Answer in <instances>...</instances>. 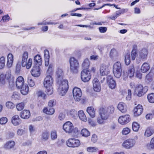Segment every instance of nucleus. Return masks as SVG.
<instances>
[{
	"label": "nucleus",
	"instance_id": "obj_5",
	"mask_svg": "<svg viewBox=\"0 0 154 154\" xmlns=\"http://www.w3.org/2000/svg\"><path fill=\"white\" fill-rule=\"evenodd\" d=\"M70 72L73 73H76L78 72L79 63L78 60L74 57H71L69 60Z\"/></svg>",
	"mask_w": 154,
	"mask_h": 154
},
{
	"label": "nucleus",
	"instance_id": "obj_63",
	"mask_svg": "<svg viewBox=\"0 0 154 154\" xmlns=\"http://www.w3.org/2000/svg\"><path fill=\"white\" fill-rule=\"evenodd\" d=\"M125 10L123 9H122L121 10H119L117 11H116V15L117 16V17L119 16L120 15H121L123 13L125 12Z\"/></svg>",
	"mask_w": 154,
	"mask_h": 154
},
{
	"label": "nucleus",
	"instance_id": "obj_48",
	"mask_svg": "<svg viewBox=\"0 0 154 154\" xmlns=\"http://www.w3.org/2000/svg\"><path fill=\"white\" fill-rule=\"evenodd\" d=\"M51 137L52 140H54L57 139V131H52L51 132Z\"/></svg>",
	"mask_w": 154,
	"mask_h": 154
},
{
	"label": "nucleus",
	"instance_id": "obj_16",
	"mask_svg": "<svg viewBox=\"0 0 154 154\" xmlns=\"http://www.w3.org/2000/svg\"><path fill=\"white\" fill-rule=\"evenodd\" d=\"M135 70H134V65L132 64L129 66L128 72L127 73L128 75H127L126 76H125V75H123V77L125 79L127 78L128 76L130 78H131L134 75V73Z\"/></svg>",
	"mask_w": 154,
	"mask_h": 154
},
{
	"label": "nucleus",
	"instance_id": "obj_54",
	"mask_svg": "<svg viewBox=\"0 0 154 154\" xmlns=\"http://www.w3.org/2000/svg\"><path fill=\"white\" fill-rule=\"evenodd\" d=\"M44 57L45 59H49L50 56L49 52L48 50H45Z\"/></svg>",
	"mask_w": 154,
	"mask_h": 154
},
{
	"label": "nucleus",
	"instance_id": "obj_2",
	"mask_svg": "<svg viewBox=\"0 0 154 154\" xmlns=\"http://www.w3.org/2000/svg\"><path fill=\"white\" fill-rule=\"evenodd\" d=\"M53 83V79L50 75H47L44 81V85L46 88V92L48 95H51L53 92L52 85Z\"/></svg>",
	"mask_w": 154,
	"mask_h": 154
},
{
	"label": "nucleus",
	"instance_id": "obj_43",
	"mask_svg": "<svg viewBox=\"0 0 154 154\" xmlns=\"http://www.w3.org/2000/svg\"><path fill=\"white\" fill-rule=\"evenodd\" d=\"M32 76H29L27 78V81L28 84L30 87H32L34 86L35 83L32 79Z\"/></svg>",
	"mask_w": 154,
	"mask_h": 154
},
{
	"label": "nucleus",
	"instance_id": "obj_49",
	"mask_svg": "<svg viewBox=\"0 0 154 154\" xmlns=\"http://www.w3.org/2000/svg\"><path fill=\"white\" fill-rule=\"evenodd\" d=\"M24 104L23 103H21L18 104L16 106L17 110L18 111L22 110L24 108Z\"/></svg>",
	"mask_w": 154,
	"mask_h": 154
},
{
	"label": "nucleus",
	"instance_id": "obj_39",
	"mask_svg": "<svg viewBox=\"0 0 154 154\" xmlns=\"http://www.w3.org/2000/svg\"><path fill=\"white\" fill-rule=\"evenodd\" d=\"M147 98L149 103H154V93H152L148 94Z\"/></svg>",
	"mask_w": 154,
	"mask_h": 154
},
{
	"label": "nucleus",
	"instance_id": "obj_6",
	"mask_svg": "<svg viewBox=\"0 0 154 154\" xmlns=\"http://www.w3.org/2000/svg\"><path fill=\"white\" fill-rule=\"evenodd\" d=\"M113 72L114 76L117 78H119L121 76L122 72V68L121 63L117 61L113 65Z\"/></svg>",
	"mask_w": 154,
	"mask_h": 154
},
{
	"label": "nucleus",
	"instance_id": "obj_53",
	"mask_svg": "<svg viewBox=\"0 0 154 154\" xmlns=\"http://www.w3.org/2000/svg\"><path fill=\"white\" fill-rule=\"evenodd\" d=\"M37 95L38 97H42L44 99H45V97L46 96V94L42 91H38Z\"/></svg>",
	"mask_w": 154,
	"mask_h": 154
},
{
	"label": "nucleus",
	"instance_id": "obj_7",
	"mask_svg": "<svg viewBox=\"0 0 154 154\" xmlns=\"http://www.w3.org/2000/svg\"><path fill=\"white\" fill-rule=\"evenodd\" d=\"M148 89L146 87L143 88V86L140 84L137 85L135 89V93L139 97H141L145 94Z\"/></svg>",
	"mask_w": 154,
	"mask_h": 154
},
{
	"label": "nucleus",
	"instance_id": "obj_40",
	"mask_svg": "<svg viewBox=\"0 0 154 154\" xmlns=\"http://www.w3.org/2000/svg\"><path fill=\"white\" fill-rule=\"evenodd\" d=\"M140 127V125L136 122H134L132 125L133 130L135 132L138 131Z\"/></svg>",
	"mask_w": 154,
	"mask_h": 154
},
{
	"label": "nucleus",
	"instance_id": "obj_30",
	"mask_svg": "<svg viewBox=\"0 0 154 154\" xmlns=\"http://www.w3.org/2000/svg\"><path fill=\"white\" fill-rule=\"evenodd\" d=\"M154 132V130L151 128L148 127L145 130L144 136L146 137H149L153 134Z\"/></svg>",
	"mask_w": 154,
	"mask_h": 154
},
{
	"label": "nucleus",
	"instance_id": "obj_21",
	"mask_svg": "<svg viewBox=\"0 0 154 154\" xmlns=\"http://www.w3.org/2000/svg\"><path fill=\"white\" fill-rule=\"evenodd\" d=\"M63 75V71L62 69L59 67L57 68L56 70V76L57 80L61 79Z\"/></svg>",
	"mask_w": 154,
	"mask_h": 154
},
{
	"label": "nucleus",
	"instance_id": "obj_45",
	"mask_svg": "<svg viewBox=\"0 0 154 154\" xmlns=\"http://www.w3.org/2000/svg\"><path fill=\"white\" fill-rule=\"evenodd\" d=\"M147 147L149 149L154 148V137L151 139L150 143L147 145Z\"/></svg>",
	"mask_w": 154,
	"mask_h": 154
},
{
	"label": "nucleus",
	"instance_id": "obj_27",
	"mask_svg": "<svg viewBox=\"0 0 154 154\" xmlns=\"http://www.w3.org/2000/svg\"><path fill=\"white\" fill-rule=\"evenodd\" d=\"M118 108L122 112H126L127 107L126 105L122 102H120L118 104Z\"/></svg>",
	"mask_w": 154,
	"mask_h": 154
},
{
	"label": "nucleus",
	"instance_id": "obj_35",
	"mask_svg": "<svg viewBox=\"0 0 154 154\" xmlns=\"http://www.w3.org/2000/svg\"><path fill=\"white\" fill-rule=\"evenodd\" d=\"M44 113L47 115H52L54 112V109L53 108H45L43 109Z\"/></svg>",
	"mask_w": 154,
	"mask_h": 154
},
{
	"label": "nucleus",
	"instance_id": "obj_31",
	"mask_svg": "<svg viewBox=\"0 0 154 154\" xmlns=\"http://www.w3.org/2000/svg\"><path fill=\"white\" fill-rule=\"evenodd\" d=\"M87 111L91 118H94L95 117V111L93 107H88Z\"/></svg>",
	"mask_w": 154,
	"mask_h": 154
},
{
	"label": "nucleus",
	"instance_id": "obj_19",
	"mask_svg": "<svg viewBox=\"0 0 154 154\" xmlns=\"http://www.w3.org/2000/svg\"><path fill=\"white\" fill-rule=\"evenodd\" d=\"M143 111V109L142 105H138L133 110L134 115L136 117L140 115L142 113Z\"/></svg>",
	"mask_w": 154,
	"mask_h": 154
},
{
	"label": "nucleus",
	"instance_id": "obj_12",
	"mask_svg": "<svg viewBox=\"0 0 154 154\" xmlns=\"http://www.w3.org/2000/svg\"><path fill=\"white\" fill-rule=\"evenodd\" d=\"M73 126L70 122L68 121L65 123L63 125V128L66 132L68 134L73 132Z\"/></svg>",
	"mask_w": 154,
	"mask_h": 154
},
{
	"label": "nucleus",
	"instance_id": "obj_51",
	"mask_svg": "<svg viewBox=\"0 0 154 154\" xmlns=\"http://www.w3.org/2000/svg\"><path fill=\"white\" fill-rule=\"evenodd\" d=\"M10 17L8 14H7L2 17V19L3 22H5L9 21Z\"/></svg>",
	"mask_w": 154,
	"mask_h": 154
},
{
	"label": "nucleus",
	"instance_id": "obj_33",
	"mask_svg": "<svg viewBox=\"0 0 154 154\" xmlns=\"http://www.w3.org/2000/svg\"><path fill=\"white\" fill-rule=\"evenodd\" d=\"M15 145V143L13 141H9L7 142L4 145V147L7 149H11L13 148Z\"/></svg>",
	"mask_w": 154,
	"mask_h": 154
},
{
	"label": "nucleus",
	"instance_id": "obj_36",
	"mask_svg": "<svg viewBox=\"0 0 154 154\" xmlns=\"http://www.w3.org/2000/svg\"><path fill=\"white\" fill-rule=\"evenodd\" d=\"M81 134L82 136L85 137H87L90 134V132L86 128H84L82 130Z\"/></svg>",
	"mask_w": 154,
	"mask_h": 154
},
{
	"label": "nucleus",
	"instance_id": "obj_61",
	"mask_svg": "<svg viewBox=\"0 0 154 154\" xmlns=\"http://www.w3.org/2000/svg\"><path fill=\"white\" fill-rule=\"evenodd\" d=\"M0 82L3 85L5 83V78L3 75H1L0 76Z\"/></svg>",
	"mask_w": 154,
	"mask_h": 154
},
{
	"label": "nucleus",
	"instance_id": "obj_42",
	"mask_svg": "<svg viewBox=\"0 0 154 154\" xmlns=\"http://www.w3.org/2000/svg\"><path fill=\"white\" fill-rule=\"evenodd\" d=\"M5 62V58L4 57L0 58V69H2L4 68Z\"/></svg>",
	"mask_w": 154,
	"mask_h": 154
},
{
	"label": "nucleus",
	"instance_id": "obj_38",
	"mask_svg": "<svg viewBox=\"0 0 154 154\" xmlns=\"http://www.w3.org/2000/svg\"><path fill=\"white\" fill-rule=\"evenodd\" d=\"M90 62L88 59H85L82 64V67L83 69H88L89 66Z\"/></svg>",
	"mask_w": 154,
	"mask_h": 154
},
{
	"label": "nucleus",
	"instance_id": "obj_23",
	"mask_svg": "<svg viewBox=\"0 0 154 154\" xmlns=\"http://www.w3.org/2000/svg\"><path fill=\"white\" fill-rule=\"evenodd\" d=\"M21 120L18 115L14 116L12 118L11 122L15 126L19 125L21 123Z\"/></svg>",
	"mask_w": 154,
	"mask_h": 154
},
{
	"label": "nucleus",
	"instance_id": "obj_34",
	"mask_svg": "<svg viewBox=\"0 0 154 154\" xmlns=\"http://www.w3.org/2000/svg\"><path fill=\"white\" fill-rule=\"evenodd\" d=\"M109 56L112 60H115L117 59V53L115 49H112L111 50Z\"/></svg>",
	"mask_w": 154,
	"mask_h": 154
},
{
	"label": "nucleus",
	"instance_id": "obj_47",
	"mask_svg": "<svg viewBox=\"0 0 154 154\" xmlns=\"http://www.w3.org/2000/svg\"><path fill=\"white\" fill-rule=\"evenodd\" d=\"M98 149L97 148L94 147H88L87 148L88 152H96Z\"/></svg>",
	"mask_w": 154,
	"mask_h": 154
},
{
	"label": "nucleus",
	"instance_id": "obj_60",
	"mask_svg": "<svg viewBox=\"0 0 154 154\" xmlns=\"http://www.w3.org/2000/svg\"><path fill=\"white\" fill-rule=\"evenodd\" d=\"M97 135L94 134H93L91 137V141L93 143H95L97 141Z\"/></svg>",
	"mask_w": 154,
	"mask_h": 154
},
{
	"label": "nucleus",
	"instance_id": "obj_55",
	"mask_svg": "<svg viewBox=\"0 0 154 154\" xmlns=\"http://www.w3.org/2000/svg\"><path fill=\"white\" fill-rule=\"evenodd\" d=\"M77 113V111L74 109L70 110L68 114L72 117L74 116Z\"/></svg>",
	"mask_w": 154,
	"mask_h": 154
},
{
	"label": "nucleus",
	"instance_id": "obj_4",
	"mask_svg": "<svg viewBox=\"0 0 154 154\" xmlns=\"http://www.w3.org/2000/svg\"><path fill=\"white\" fill-rule=\"evenodd\" d=\"M28 57V53L25 51L23 53L21 60V65L23 67L26 66L27 69H30L32 65V60L31 58H29L27 61Z\"/></svg>",
	"mask_w": 154,
	"mask_h": 154
},
{
	"label": "nucleus",
	"instance_id": "obj_15",
	"mask_svg": "<svg viewBox=\"0 0 154 154\" xmlns=\"http://www.w3.org/2000/svg\"><path fill=\"white\" fill-rule=\"evenodd\" d=\"M93 88L94 90L97 92H99L100 91V85L98 79L94 78L92 81Z\"/></svg>",
	"mask_w": 154,
	"mask_h": 154
},
{
	"label": "nucleus",
	"instance_id": "obj_37",
	"mask_svg": "<svg viewBox=\"0 0 154 154\" xmlns=\"http://www.w3.org/2000/svg\"><path fill=\"white\" fill-rule=\"evenodd\" d=\"M49 134L47 132H43L42 135L41 140L43 141H46L47 140L49 137Z\"/></svg>",
	"mask_w": 154,
	"mask_h": 154
},
{
	"label": "nucleus",
	"instance_id": "obj_62",
	"mask_svg": "<svg viewBox=\"0 0 154 154\" xmlns=\"http://www.w3.org/2000/svg\"><path fill=\"white\" fill-rule=\"evenodd\" d=\"M146 79L148 81L150 82L152 80V78L151 73L150 72L146 76Z\"/></svg>",
	"mask_w": 154,
	"mask_h": 154
},
{
	"label": "nucleus",
	"instance_id": "obj_32",
	"mask_svg": "<svg viewBox=\"0 0 154 154\" xmlns=\"http://www.w3.org/2000/svg\"><path fill=\"white\" fill-rule=\"evenodd\" d=\"M78 114L80 120L84 122H86L87 121V117L83 110H80L78 112Z\"/></svg>",
	"mask_w": 154,
	"mask_h": 154
},
{
	"label": "nucleus",
	"instance_id": "obj_8",
	"mask_svg": "<svg viewBox=\"0 0 154 154\" xmlns=\"http://www.w3.org/2000/svg\"><path fill=\"white\" fill-rule=\"evenodd\" d=\"M90 71L86 69H83L81 72L82 80L84 82H88L91 78Z\"/></svg>",
	"mask_w": 154,
	"mask_h": 154
},
{
	"label": "nucleus",
	"instance_id": "obj_44",
	"mask_svg": "<svg viewBox=\"0 0 154 154\" xmlns=\"http://www.w3.org/2000/svg\"><path fill=\"white\" fill-rule=\"evenodd\" d=\"M6 106L8 109H13L15 107L14 104L11 101H8L6 103Z\"/></svg>",
	"mask_w": 154,
	"mask_h": 154
},
{
	"label": "nucleus",
	"instance_id": "obj_11",
	"mask_svg": "<svg viewBox=\"0 0 154 154\" xmlns=\"http://www.w3.org/2000/svg\"><path fill=\"white\" fill-rule=\"evenodd\" d=\"M136 143L135 140L133 139H129L126 140L122 143V146L127 149H130L135 145Z\"/></svg>",
	"mask_w": 154,
	"mask_h": 154
},
{
	"label": "nucleus",
	"instance_id": "obj_3",
	"mask_svg": "<svg viewBox=\"0 0 154 154\" xmlns=\"http://www.w3.org/2000/svg\"><path fill=\"white\" fill-rule=\"evenodd\" d=\"M59 86L58 91L59 94L62 96H64L67 92L69 86L68 81L65 79H63L60 81L57 80Z\"/></svg>",
	"mask_w": 154,
	"mask_h": 154
},
{
	"label": "nucleus",
	"instance_id": "obj_28",
	"mask_svg": "<svg viewBox=\"0 0 154 154\" xmlns=\"http://www.w3.org/2000/svg\"><path fill=\"white\" fill-rule=\"evenodd\" d=\"M150 66L149 64L146 63H144L141 67V72L143 73H146L149 70Z\"/></svg>",
	"mask_w": 154,
	"mask_h": 154
},
{
	"label": "nucleus",
	"instance_id": "obj_46",
	"mask_svg": "<svg viewBox=\"0 0 154 154\" xmlns=\"http://www.w3.org/2000/svg\"><path fill=\"white\" fill-rule=\"evenodd\" d=\"M131 131L130 129L128 128H125L123 129L122 131V133L123 135H126L129 134Z\"/></svg>",
	"mask_w": 154,
	"mask_h": 154
},
{
	"label": "nucleus",
	"instance_id": "obj_56",
	"mask_svg": "<svg viewBox=\"0 0 154 154\" xmlns=\"http://www.w3.org/2000/svg\"><path fill=\"white\" fill-rule=\"evenodd\" d=\"M128 95L126 97V99L127 100H130L131 97V91L130 89L128 90Z\"/></svg>",
	"mask_w": 154,
	"mask_h": 154
},
{
	"label": "nucleus",
	"instance_id": "obj_64",
	"mask_svg": "<svg viewBox=\"0 0 154 154\" xmlns=\"http://www.w3.org/2000/svg\"><path fill=\"white\" fill-rule=\"evenodd\" d=\"M100 32L101 33H104L106 32L107 28L106 27H100L99 28Z\"/></svg>",
	"mask_w": 154,
	"mask_h": 154
},
{
	"label": "nucleus",
	"instance_id": "obj_29",
	"mask_svg": "<svg viewBox=\"0 0 154 154\" xmlns=\"http://www.w3.org/2000/svg\"><path fill=\"white\" fill-rule=\"evenodd\" d=\"M20 89H21V93L23 95L27 94L29 91V87L26 84L23 85Z\"/></svg>",
	"mask_w": 154,
	"mask_h": 154
},
{
	"label": "nucleus",
	"instance_id": "obj_9",
	"mask_svg": "<svg viewBox=\"0 0 154 154\" xmlns=\"http://www.w3.org/2000/svg\"><path fill=\"white\" fill-rule=\"evenodd\" d=\"M66 143L68 147L72 148L78 147L80 144L79 140L75 138L69 139L66 141Z\"/></svg>",
	"mask_w": 154,
	"mask_h": 154
},
{
	"label": "nucleus",
	"instance_id": "obj_20",
	"mask_svg": "<svg viewBox=\"0 0 154 154\" xmlns=\"http://www.w3.org/2000/svg\"><path fill=\"white\" fill-rule=\"evenodd\" d=\"M24 80L22 76H19L16 80V84L17 87L18 88H20L21 87L25 85L24 84Z\"/></svg>",
	"mask_w": 154,
	"mask_h": 154
},
{
	"label": "nucleus",
	"instance_id": "obj_41",
	"mask_svg": "<svg viewBox=\"0 0 154 154\" xmlns=\"http://www.w3.org/2000/svg\"><path fill=\"white\" fill-rule=\"evenodd\" d=\"M130 55L129 54H127L125 55V61L127 65H129L131 62Z\"/></svg>",
	"mask_w": 154,
	"mask_h": 154
},
{
	"label": "nucleus",
	"instance_id": "obj_13",
	"mask_svg": "<svg viewBox=\"0 0 154 154\" xmlns=\"http://www.w3.org/2000/svg\"><path fill=\"white\" fill-rule=\"evenodd\" d=\"M131 119L130 115H126L120 116L119 118V122L121 124L124 125L127 124L131 120Z\"/></svg>",
	"mask_w": 154,
	"mask_h": 154
},
{
	"label": "nucleus",
	"instance_id": "obj_24",
	"mask_svg": "<svg viewBox=\"0 0 154 154\" xmlns=\"http://www.w3.org/2000/svg\"><path fill=\"white\" fill-rule=\"evenodd\" d=\"M20 116L23 119H28L30 116V111L28 110H24L20 112Z\"/></svg>",
	"mask_w": 154,
	"mask_h": 154
},
{
	"label": "nucleus",
	"instance_id": "obj_50",
	"mask_svg": "<svg viewBox=\"0 0 154 154\" xmlns=\"http://www.w3.org/2000/svg\"><path fill=\"white\" fill-rule=\"evenodd\" d=\"M25 132L24 129L20 128L17 131V134L18 136H22L24 134Z\"/></svg>",
	"mask_w": 154,
	"mask_h": 154
},
{
	"label": "nucleus",
	"instance_id": "obj_10",
	"mask_svg": "<svg viewBox=\"0 0 154 154\" xmlns=\"http://www.w3.org/2000/svg\"><path fill=\"white\" fill-rule=\"evenodd\" d=\"M73 95L74 98L76 101H79L81 99L82 94L80 88L75 87L73 89Z\"/></svg>",
	"mask_w": 154,
	"mask_h": 154
},
{
	"label": "nucleus",
	"instance_id": "obj_17",
	"mask_svg": "<svg viewBox=\"0 0 154 154\" xmlns=\"http://www.w3.org/2000/svg\"><path fill=\"white\" fill-rule=\"evenodd\" d=\"M107 80L109 88L112 89H114L116 86V83L112 77L111 75H108L107 77Z\"/></svg>",
	"mask_w": 154,
	"mask_h": 154
},
{
	"label": "nucleus",
	"instance_id": "obj_1",
	"mask_svg": "<svg viewBox=\"0 0 154 154\" xmlns=\"http://www.w3.org/2000/svg\"><path fill=\"white\" fill-rule=\"evenodd\" d=\"M114 108L113 106H109L107 108L101 107L99 110L100 116L97 119V122L100 124L105 123V121L109 118V114L114 112Z\"/></svg>",
	"mask_w": 154,
	"mask_h": 154
},
{
	"label": "nucleus",
	"instance_id": "obj_59",
	"mask_svg": "<svg viewBox=\"0 0 154 154\" xmlns=\"http://www.w3.org/2000/svg\"><path fill=\"white\" fill-rule=\"evenodd\" d=\"M12 98L14 100H18L20 98V97L18 94L17 93L14 92L13 93L12 96Z\"/></svg>",
	"mask_w": 154,
	"mask_h": 154
},
{
	"label": "nucleus",
	"instance_id": "obj_58",
	"mask_svg": "<svg viewBox=\"0 0 154 154\" xmlns=\"http://www.w3.org/2000/svg\"><path fill=\"white\" fill-rule=\"evenodd\" d=\"M131 56L132 60H134L136 56V51H135L134 50H132L131 52Z\"/></svg>",
	"mask_w": 154,
	"mask_h": 154
},
{
	"label": "nucleus",
	"instance_id": "obj_25",
	"mask_svg": "<svg viewBox=\"0 0 154 154\" xmlns=\"http://www.w3.org/2000/svg\"><path fill=\"white\" fill-rule=\"evenodd\" d=\"M34 64L36 66H41L42 64V59L40 56L37 54L34 57Z\"/></svg>",
	"mask_w": 154,
	"mask_h": 154
},
{
	"label": "nucleus",
	"instance_id": "obj_14",
	"mask_svg": "<svg viewBox=\"0 0 154 154\" xmlns=\"http://www.w3.org/2000/svg\"><path fill=\"white\" fill-rule=\"evenodd\" d=\"M32 76L34 77H38L40 74V69L39 66H34L31 71Z\"/></svg>",
	"mask_w": 154,
	"mask_h": 154
},
{
	"label": "nucleus",
	"instance_id": "obj_18",
	"mask_svg": "<svg viewBox=\"0 0 154 154\" xmlns=\"http://www.w3.org/2000/svg\"><path fill=\"white\" fill-rule=\"evenodd\" d=\"M100 72L101 75L104 76L109 73V70L107 66L102 65L100 68Z\"/></svg>",
	"mask_w": 154,
	"mask_h": 154
},
{
	"label": "nucleus",
	"instance_id": "obj_22",
	"mask_svg": "<svg viewBox=\"0 0 154 154\" xmlns=\"http://www.w3.org/2000/svg\"><path fill=\"white\" fill-rule=\"evenodd\" d=\"M7 66L8 68L11 67L12 65L13 60L14 56L11 54H9L7 56Z\"/></svg>",
	"mask_w": 154,
	"mask_h": 154
},
{
	"label": "nucleus",
	"instance_id": "obj_26",
	"mask_svg": "<svg viewBox=\"0 0 154 154\" xmlns=\"http://www.w3.org/2000/svg\"><path fill=\"white\" fill-rule=\"evenodd\" d=\"M147 54L148 51L146 48L142 49L139 52V56L142 59L146 58Z\"/></svg>",
	"mask_w": 154,
	"mask_h": 154
},
{
	"label": "nucleus",
	"instance_id": "obj_52",
	"mask_svg": "<svg viewBox=\"0 0 154 154\" xmlns=\"http://www.w3.org/2000/svg\"><path fill=\"white\" fill-rule=\"evenodd\" d=\"M8 121V119L6 117H3L0 119V124L2 125L5 124Z\"/></svg>",
	"mask_w": 154,
	"mask_h": 154
},
{
	"label": "nucleus",
	"instance_id": "obj_57",
	"mask_svg": "<svg viewBox=\"0 0 154 154\" xmlns=\"http://www.w3.org/2000/svg\"><path fill=\"white\" fill-rule=\"evenodd\" d=\"M56 102L54 100H50L48 103V105L51 107H52L55 105Z\"/></svg>",
	"mask_w": 154,
	"mask_h": 154
}]
</instances>
